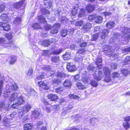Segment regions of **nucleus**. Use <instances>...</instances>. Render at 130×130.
<instances>
[{
  "label": "nucleus",
  "mask_w": 130,
  "mask_h": 130,
  "mask_svg": "<svg viewBox=\"0 0 130 130\" xmlns=\"http://www.w3.org/2000/svg\"><path fill=\"white\" fill-rule=\"evenodd\" d=\"M16 84H13L11 83H9L7 85L6 87V90L4 92V96L7 98L10 94L12 90H15L17 89Z\"/></svg>",
  "instance_id": "f03ea898"
},
{
  "label": "nucleus",
  "mask_w": 130,
  "mask_h": 130,
  "mask_svg": "<svg viewBox=\"0 0 130 130\" xmlns=\"http://www.w3.org/2000/svg\"><path fill=\"white\" fill-rule=\"evenodd\" d=\"M95 6L94 5H89L86 7V9L89 12H91L95 9Z\"/></svg>",
  "instance_id": "5701e85b"
},
{
  "label": "nucleus",
  "mask_w": 130,
  "mask_h": 130,
  "mask_svg": "<svg viewBox=\"0 0 130 130\" xmlns=\"http://www.w3.org/2000/svg\"><path fill=\"white\" fill-rule=\"evenodd\" d=\"M67 34V31L66 29L62 30L60 31V35L63 37H65Z\"/></svg>",
  "instance_id": "c03bdc74"
},
{
  "label": "nucleus",
  "mask_w": 130,
  "mask_h": 130,
  "mask_svg": "<svg viewBox=\"0 0 130 130\" xmlns=\"http://www.w3.org/2000/svg\"><path fill=\"white\" fill-rule=\"evenodd\" d=\"M32 27L34 28L35 29L41 28V27L40 26V24L37 23H35L32 24Z\"/></svg>",
  "instance_id": "79ce46f5"
},
{
  "label": "nucleus",
  "mask_w": 130,
  "mask_h": 130,
  "mask_svg": "<svg viewBox=\"0 0 130 130\" xmlns=\"http://www.w3.org/2000/svg\"><path fill=\"white\" fill-rule=\"evenodd\" d=\"M62 57L64 60H67L70 59L71 56L70 53L68 52H67L64 55H62Z\"/></svg>",
  "instance_id": "c85d7f7f"
},
{
  "label": "nucleus",
  "mask_w": 130,
  "mask_h": 130,
  "mask_svg": "<svg viewBox=\"0 0 130 130\" xmlns=\"http://www.w3.org/2000/svg\"><path fill=\"white\" fill-rule=\"evenodd\" d=\"M102 58L101 57H99L96 58L95 63L99 69H101L102 67Z\"/></svg>",
  "instance_id": "f8f14e48"
},
{
  "label": "nucleus",
  "mask_w": 130,
  "mask_h": 130,
  "mask_svg": "<svg viewBox=\"0 0 130 130\" xmlns=\"http://www.w3.org/2000/svg\"><path fill=\"white\" fill-rule=\"evenodd\" d=\"M50 73L51 74V76L53 77V74H54L56 76L57 78L60 79V80L62 79H63L66 76V75L65 74L63 73L60 72H57L55 74V72L54 71H51Z\"/></svg>",
  "instance_id": "423d86ee"
},
{
  "label": "nucleus",
  "mask_w": 130,
  "mask_h": 130,
  "mask_svg": "<svg viewBox=\"0 0 130 130\" xmlns=\"http://www.w3.org/2000/svg\"><path fill=\"white\" fill-rule=\"evenodd\" d=\"M25 101L23 96H21L18 98V100L17 102L19 105H21L25 103Z\"/></svg>",
  "instance_id": "393cba45"
},
{
  "label": "nucleus",
  "mask_w": 130,
  "mask_h": 130,
  "mask_svg": "<svg viewBox=\"0 0 130 130\" xmlns=\"http://www.w3.org/2000/svg\"><path fill=\"white\" fill-rule=\"evenodd\" d=\"M83 59L82 57L81 56L79 55L75 58V60L76 62H80Z\"/></svg>",
  "instance_id": "6e6d98bb"
},
{
  "label": "nucleus",
  "mask_w": 130,
  "mask_h": 130,
  "mask_svg": "<svg viewBox=\"0 0 130 130\" xmlns=\"http://www.w3.org/2000/svg\"><path fill=\"white\" fill-rule=\"evenodd\" d=\"M122 53H125V54H127L130 52V46L122 49Z\"/></svg>",
  "instance_id": "de8ad7c7"
},
{
  "label": "nucleus",
  "mask_w": 130,
  "mask_h": 130,
  "mask_svg": "<svg viewBox=\"0 0 130 130\" xmlns=\"http://www.w3.org/2000/svg\"><path fill=\"white\" fill-rule=\"evenodd\" d=\"M110 47L111 48L112 47L110 46H108L107 45L103 46L102 47V51L105 54L107 52Z\"/></svg>",
  "instance_id": "c9c22d12"
},
{
  "label": "nucleus",
  "mask_w": 130,
  "mask_h": 130,
  "mask_svg": "<svg viewBox=\"0 0 130 130\" xmlns=\"http://www.w3.org/2000/svg\"><path fill=\"white\" fill-rule=\"evenodd\" d=\"M53 0H44V3H45V7L49 9L52 6V4L53 3Z\"/></svg>",
  "instance_id": "f3484780"
},
{
  "label": "nucleus",
  "mask_w": 130,
  "mask_h": 130,
  "mask_svg": "<svg viewBox=\"0 0 130 130\" xmlns=\"http://www.w3.org/2000/svg\"><path fill=\"white\" fill-rule=\"evenodd\" d=\"M93 76L95 79L99 80L102 79L103 77V75L102 72L100 71H99L98 73V74L96 75L95 74H93Z\"/></svg>",
  "instance_id": "9b49d317"
},
{
  "label": "nucleus",
  "mask_w": 130,
  "mask_h": 130,
  "mask_svg": "<svg viewBox=\"0 0 130 130\" xmlns=\"http://www.w3.org/2000/svg\"><path fill=\"white\" fill-rule=\"evenodd\" d=\"M69 97L71 99L79 100L80 97L78 96L73 94H70L69 95Z\"/></svg>",
  "instance_id": "ea45409f"
},
{
  "label": "nucleus",
  "mask_w": 130,
  "mask_h": 130,
  "mask_svg": "<svg viewBox=\"0 0 130 130\" xmlns=\"http://www.w3.org/2000/svg\"><path fill=\"white\" fill-rule=\"evenodd\" d=\"M76 85L77 87L79 89L83 90L85 88L84 85L80 82H77Z\"/></svg>",
  "instance_id": "72a5a7b5"
},
{
  "label": "nucleus",
  "mask_w": 130,
  "mask_h": 130,
  "mask_svg": "<svg viewBox=\"0 0 130 130\" xmlns=\"http://www.w3.org/2000/svg\"><path fill=\"white\" fill-rule=\"evenodd\" d=\"M61 26V24L60 23H56L53 26L52 28L53 29H57L58 30L59 28Z\"/></svg>",
  "instance_id": "603ef678"
},
{
  "label": "nucleus",
  "mask_w": 130,
  "mask_h": 130,
  "mask_svg": "<svg viewBox=\"0 0 130 130\" xmlns=\"http://www.w3.org/2000/svg\"><path fill=\"white\" fill-rule=\"evenodd\" d=\"M1 19L4 21L7 22L8 18L6 14H2L0 16Z\"/></svg>",
  "instance_id": "49530a36"
},
{
  "label": "nucleus",
  "mask_w": 130,
  "mask_h": 130,
  "mask_svg": "<svg viewBox=\"0 0 130 130\" xmlns=\"http://www.w3.org/2000/svg\"><path fill=\"white\" fill-rule=\"evenodd\" d=\"M100 27L99 26H97L95 27L94 28V32L95 34H99L100 32Z\"/></svg>",
  "instance_id": "e2e57ef3"
},
{
  "label": "nucleus",
  "mask_w": 130,
  "mask_h": 130,
  "mask_svg": "<svg viewBox=\"0 0 130 130\" xmlns=\"http://www.w3.org/2000/svg\"><path fill=\"white\" fill-rule=\"evenodd\" d=\"M3 123L5 125L7 126H9L10 124V123L9 121V119H7L4 120Z\"/></svg>",
  "instance_id": "052dcab7"
},
{
  "label": "nucleus",
  "mask_w": 130,
  "mask_h": 130,
  "mask_svg": "<svg viewBox=\"0 0 130 130\" xmlns=\"http://www.w3.org/2000/svg\"><path fill=\"white\" fill-rule=\"evenodd\" d=\"M41 10L42 14H49L50 13V12L45 8H42L41 9Z\"/></svg>",
  "instance_id": "a18cd8bd"
},
{
  "label": "nucleus",
  "mask_w": 130,
  "mask_h": 130,
  "mask_svg": "<svg viewBox=\"0 0 130 130\" xmlns=\"http://www.w3.org/2000/svg\"><path fill=\"white\" fill-rule=\"evenodd\" d=\"M31 108V106L30 105L27 104L24 105L22 108V109L24 111V113H26L27 112L29 111L30 109Z\"/></svg>",
  "instance_id": "4468645a"
},
{
  "label": "nucleus",
  "mask_w": 130,
  "mask_h": 130,
  "mask_svg": "<svg viewBox=\"0 0 130 130\" xmlns=\"http://www.w3.org/2000/svg\"><path fill=\"white\" fill-rule=\"evenodd\" d=\"M61 80L60 79L55 78L52 80V84L54 85H58L61 82Z\"/></svg>",
  "instance_id": "cd10ccee"
},
{
  "label": "nucleus",
  "mask_w": 130,
  "mask_h": 130,
  "mask_svg": "<svg viewBox=\"0 0 130 130\" xmlns=\"http://www.w3.org/2000/svg\"><path fill=\"white\" fill-rule=\"evenodd\" d=\"M67 68L69 71L71 72L74 71L77 69L76 66L71 63H68L67 65Z\"/></svg>",
  "instance_id": "0eeeda50"
},
{
  "label": "nucleus",
  "mask_w": 130,
  "mask_h": 130,
  "mask_svg": "<svg viewBox=\"0 0 130 130\" xmlns=\"http://www.w3.org/2000/svg\"><path fill=\"white\" fill-rule=\"evenodd\" d=\"M23 3L24 1H23L16 3L14 4L13 7L16 9H18L22 6L23 4Z\"/></svg>",
  "instance_id": "aec40b11"
},
{
  "label": "nucleus",
  "mask_w": 130,
  "mask_h": 130,
  "mask_svg": "<svg viewBox=\"0 0 130 130\" xmlns=\"http://www.w3.org/2000/svg\"><path fill=\"white\" fill-rule=\"evenodd\" d=\"M90 84L93 86L94 87H96L98 85L97 82L94 80H91V81Z\"/></svg>",
  "instance_id": "774afa93"
},
{
  "label": "nucleus",
  "mask_w": 130,
  "mask_h": 130,
  "mask_svg": "<svg viewBox=\"0 0 130 130\" xmlns=\"http://www.w3.org/2000/svg\"><path fill=\"white\" fill-rule=\"evenodd\" d=\"M45 25H44V28L46 30H50L51 28V25L49 24H47L46 23L45 24Z\"/></svg>",
  "instance_id": "4d7b16f0"
},
{
  "label": "nucleus",
  "mask_w": 130,
  "mask_h": 130,
  "mask_svg": "<svg viewBox=\"0 0 130 130\" xmlns=\"http://www.w3.org/2000/svg\"><path fill=\"white\" fill-rule=\"evenodd\" d=\"M45 75V74L43 73V72L39 73V74L37 77L35 79V82H38V80L44 78Z\"/></svg>",
  "instance_id": "a878e982"
},
{
  "label": "nucleus",
  "mask_w": 130,
  "mask_h": 130,
  "mask_svg": "<svg viewBox=\"0 0 130 130\" xmlns=\"http://www.w3.org/2000/svg\"><path fill=\"white\" fill-rule=\"evenodd\" d=\"M33 72V70L31 68H30L29 70L28 73H27V75L28 76H29V77H31L32 75Z\"/></svg>",
  "instance_id": "0e129e2a"
},
{
  "label": "nucleus",
  "mask_w": 130,
  "mask_h": 130,
  "mask_svg": "<svg viewBox=\"0 0 130 130\" xmlns=\"http://www.w3.org/2000/svg\"><path fill=\"white\" fill-rule=\"evenodd\" d=\"M38 20L40 23H44V24L46 23V21L42 15H40L38 17Z\"/></svg>",
  "instance_id": "7c9ffc66"
},
{
  "label": "nucleus",
  "mask_w": 130,
  "mask_h": 130,
  "mask_svg": "<svg viewBox=\"0 0 130 130\" xmlns=\"http://www.w3.org/2000/svg\"><path fill=\"white\" fill-rule=\"evenodd\" d=\"M19 105L17 102H14L11 105L12 107L14 109H17L19 107Z\"/></svg>",
  "instance_id": "69168bd1"
},
{
  "label": "nucleus",
  "mask_w": 130,
  "mask_h": 130,
  "mask_svg": "<svg viewBox=\"0 0 130 130\" xmlns=\"http://www.w3.org/2000/svg\"><path fill=\"white\" fill-rule=\"evenodd\" d=\"M110 47L111 48L112 47L110 46H108L107 45L103 46L102 47V51L105 54L107 52Z\"/></svg>",
  "instance_id": "f704fd0d"
},
{
  "label": "nucleus",
  "mask_w": 130,
  "mask_h": 130,
  "mask_svg": "<svg viewBox=\"0 0 130 130\" xmlns=\"http://www.w3.org/2000/svg\"><path fill=\"white\" fill-rule=\"evenodd\" d=\"M18 93L15 92L12 93L11 92L10 94L8 97L10 96L9 101H13L17 99L18 96Z\"/></svg>",
  "instance_id": "9d476101"
},
{
  "label": "nucleus",
  "mask_w": 130,
  "mask_h": 130,
  "mask_svg": "<svg viewBox=\"0 0 130 130\" xmlns=\"http://www.w3.org/2000/svg\"><path fill=\"white\" fill-rule=\"evenodd\" d=\"M40 113L37 110L34 111L32 114L31 117L32 118H35V119H37L39 116Z\"/></svg>",
  "instance_id": "b1692460"
},
{
  "label": "nucleus",
  "mask_w": 130,
  "mask_h": 130,
  "mask_svg": "<svg viewBox=\"0 0 130 130\" xmlns=\"http://www.w3.org/2000/svg\"><path fill=\"white\" fill-rule=\"evenodd\" d=\"M56 47L55 45L52 46L51 48V50L52 52L54 54L57 55L60 54L62 51V49H60L56 50Z\"/></svg>",
  "instance_id": "1a4fd4ad"
},
{
  "label": "nucleus",
  "mask_w": 130,
  "mask_h": 130,
  "mask_svg": "<svg viewBox=\"0 0 130 130\" xmlns=\"http://www.w3.org/2000/svg\"><path fill=\"white\" fill-rule=\"evenodd\" d=\"M63 88L62 87L57 88L55 89V92L58 93H60L63 90Z\"/></svg>",
  "instance_id": "5fc2aeb1"
},
{
  "label": "nucleus",
  "mask_w": 130,
  "mask_h": 130,
  "mask_svg": "<svg viewBox=\"0 0 130 130\" xmlns=\"http://www.w3.org/2000/svg\"><path fill=\"white\" fill-rule=\"evenodd\" d=\"M77 52L78 54L84 55L86 53V50L84 48H80L77 50Z\"/></svg>",
  "instance_id": "864d4df0"
},
{
  "label": "nucleus",
  "mask_w": 130,
  "mask_h": 130,
  "mask_svg": "<svg viewBox=\"0 0 130 130\" xmlns=\"http://www.w3.org/2000/svg\"><path fill=\"white\" fill-rule=\"evenodd\" d=\"M113 50H112V48L111 47V48L110 47L108 50L107 52L105 53V54L108 55L109 57H111L112 55L113 54Z\"/></svg>",
  "instance_id": "4c0bfd02"
},
{
  "label": "nucleus",
  "mask_w": 130,
  "mask_h": 130,
  "mask_svg": "<svg viewBox=\"0 0 130 130\" xmlns=\"http://www.w3.org/2000/svg\"><path fill=\"white\" fill-rule=\"evenodd\" d=\"M51 61L55 63H58L59 61V57L58 56H53L51 59Z\"/></svg>",
  "instance_id": "58836bf2"
},
{
  "label": "nucleus",
  "mask_w": 130,
  "mask_h": 130,
  "mask_svg": "<svg viewBox=\"0 0 130 130\" xmlns=\"http://www.w3.org/2000/svg\"><path fill=\"white\" fill-rule=\"evenodd\" d=\"M68 20V19L65 17H63L60 20V21L62 23L64 24L66 23Z\"/></svg>",
  "instance_id": "bf43d9fd"
},
{
  "label": "nucleus",
  "mask_w": 130,
  "mask_h": 130,
  "mask_svg": "<svg viewBox=\"0 0 130 130\" xmlns=\"http://www.w3.org/2000/svg\"><path fill=\"white\" fill-rule=\"evenodd\" d=\"M91 27V24L90 23H87L86 24L83 25L82 29V31L85 32L88 31Z\"/></svg>",
  "instance_id": "ddd939ff"
},
{
  "label": "nucleus",
  "mask_w": 130,
  "mask_h": 130,
  "mask_svg": "<svg viewBox=\"0 0 130 130\" xmlns=\"http://www.w3.org/2000/svg\"><path fill=\"white\" fill-rule=\"evenodd\" d=\"M106 26L109 28H112L115 26V24L113 21H109L107 22Z\"/></svg>",
  "instance_id": "412c9836"
},
{
  "label": "nucleus",
  "mask_w": 130,
  "mask_h": 130,
  "mask_svg": "<svg viewBox=\"0 0 130 130\" xmlns=\"http://www.w3.org/2000/svg\"><path fill=\"white\" fill-rule=\"evenodd\" d=\"M98 122V119L94 118L90 119L89 122L90 124L94 125L95 124H97Z\"/></svg>",
  "instance_id": "4be33fe9"
},
{
  "label": "nucleus",
  "mask_w": 130,
  "mask_h": 130,
  "mask_svg": "<svg viewBox=\"0 0 130 130\" xmlns=\"http://www.w3.org/2000/svg\"><path fill=\"white\" fill-rule=\"evenodd\" d=\"M63 85L64 86L66 87L67 88H70L72 86V82L71 81L69 80H66L64 82Z\"/></svg>",
  "instance_id": "6ab92c4d"
},
{
  "label": "nucleus",
  "mask_w": 130,
  "mask_h": 130,
  "mask_svg": "<svg viewBox=\"0 0 130 130\" xmlns=\"http://www.w3.org/2000/svg\"><path fill=\"white\" fill-rule=\"evenodd\" d=\"M18 112V116L20 118H21L25 114V113H24V111L22 109H19Z\"/></svg>",
  "instance_id": "37998d69"
},
{
  "label": "nucleus",
  "mask_w": 130,
  "mask_h": 130,
  "mask_svg": "<svg viewBox=\"0 0 130 130\" xmlns=\"http://www.w3.org/2000/svg\"><path fill=\"white\" fill-rule=\"evenodd\" d=\"M23 91L26 94L29 95H32L35 97H36L37 95V93L33 88H29L27 87H26L24 88Z\"/></svg>",
  "instance_id": "39448f33"
},
{
  "label": "nucleus",
  "mask_w": 130,
  "mask_h": 130,
  "mask_svg": "<svg viewBox=\"0 0 130 130\" xmlns=\"http://www.w3.org/2000/svg\"><path fill=\"white\" fill-rule=\"evenodd\" d=\"M130 60V56H127L123 60L121 61V63L123 65L127 64Z\"/></svg>",
  "instance_id": "bb28decb"
},
{
  "label": "nucleus",
  "mask_w": 130,
  "mask_h": 130,
  "mask_svg": "<svg viewBox=\"0 0 130 130\" xmlns=\"http://www.w3.org/2000/svg\"><path fill=\"white\" fill-rule=\"evenodd\" d=\"M2 45L5 48L11 49L13 46V42L9 40L7 41L3 38H0V45Z\"/></svg>",
  "instance_id": "7ed1b4c3"
},
{
  "label": "nucleus",
  "mask_w": 130,
  "mask_h": 130,
  "mask_svg": "<svg viewBox=\"0 0 130 130\" xmlns=\"http://www.w3.org/2000/svg\"><path fill=\"white\" fill-rule=\"evenodd\" d=\"M87 70L91 72H95L97 71L98 68L97 66H95L93 64H91L87 66Z\"/></svg>",
  "instance_id": "6e6552de"
},
{
  "label": "nucleus",
  "mask_w": 130,
  "mask_h": 130,
  "mask_svg": "<svg viewBox=\"0 0 130 130\" xmlns=\"http://www.w3.org/2000/svg\"><path fill=\"white\" fill-rule=\"evenodd\" d=\"M85 15V10L83 9H80L79 12V14L78 15V17L81 18Z\"/></svg>",
  "instance_id": "09e8293b"
},
{
  "label": "nucleus",
  "mask_w": 130,
  "mask_h": 130,
  "mask_svg": "<svg viewBox=\"0 0 130 130\" xmlns=\"http://www.w3.org/2000/svg\"><path fill=\"white\" fill-rule=\"evenodd\" d=\"M121 72L124 76H126L130 73V71L127 68H123L121 70Z\"/></svg>",
  "instance_id": "2eb2a0df"
},
{
  "label": "nucleus",
  "mask_w": 130,
  "mask_h": 130,
  "mask_svg": "<svg viewBox=\"0 0 130 130\" xmlns=\"http://www.w3.org/2000/svg\"><path fill=\"white\" fill-rule=\"evenodd\" d=\"M21 19L20 18L18 17L16 18L14 21L13 23L14 24H18L21 21Z\"/></svg>",
  "instance_id": "680f3d73"
},
{
  "label": "nucleus",
  "mask_w": 130,
  "mask_h": 130,
  "mask_svg": "<svg viewBox=\"0 0 130 130\" xmlns=\"http://www.w3.org/2000/svg\"><path fill=\"white\" fill-rule=\"evenodd\" d=\"M103 19V18L101 16H97L96 15L95 21L96 23H99L102 22Z\"/></svg>",
  "instance_id": "2f4dec72"
},
{
  "label": "nucleus",
  "mask_w": 130,
  "mask_h": 130,
  "mask_svg": "<svg viewBox=\"0 0 130 130\" xmlns=\"http://www.w3.org/2000/svg\"><path fill=\"white\" fill-rule=\"evenodd\" d=\"M123 36H125L124 39L126 42L130 40V28H124L122 32Z\"/></svg>",
  "instance_id": "20e7f679"
},
{
  "label": "nucleus",
  "mask_w": 130,
  "mask_h": 130,
  "mask_svg": "<svg viewBox=\"0 0 130 130\" xmlns=\"http://www.w3.org/2000/svg\"><path fill=\"white\" fill-rule=\"evenodd\" d=\"M16 57L14 56H12L11 57V59L9 62V63L11 64H14L16 61Z\"/></svg>",
  "instance_id": "a19ab883"
},
{
  "label": "nucleus",
  "mask_w": 130,
  "mask_h": 130,
  "mask_svg": "<svg viewBox=\"0 0 130 130\" xmlns=\"http://www.w3.org/2000/svg\"><path fill=\"white\" fill-rule=\"evenodd\" d=\"M48 98L51 100L55 101L58 98V96L54 94H50L48 95Z\"/></svg>",
  "instance_id": "c756f323"
},
{
  "label": "nucleus",
  "mask_w": 130,
  "mask_h": 130,
  "mask_svg": "<svg viewBox=\"0 0 130 130\" xmlns=\"http://www.w3.org/2000/svg\"><path fill=\"white\" fill-rule=\"evenodd\" d=\"M38 84L39 86L42 88L46 90L48 89L49 88V87L46 84H45L43 82L41 81L38 82Z\"/></svg>",
  "instance_id": "a211bd4d"
},
{
  "label": "nucleus",
  "mask_w": 130,
  "mask_h": 130,
  "mask_svg": "<svg viewBox=\"0 0 130 130\" xmlns=\"http://www.w3.org/2000/svg\"><path fill=\"white\" fill-rule=\"evenodd\" d=\"M108 33V31L106 29L103 30L101 35V37L102 39H105L107 37V34Z\"/></svg>",
  "instance_id": "dca6fc26"
},
{
  "label": "nucleus",
  "mask_w": 130,
  "mask_h": 130,
  "mask_svg": "<svg viewBox=\"0 0 130 130\" xmlns=\"http://www.w3.org/2000/svg\"><path fill=\"white\" fill-rule=\"evenodd\" d=\"M9 24L4 22H0V28L3 29Z\"/></svg>",
  "instance_id": "13d9d810"
},
{
  "label": "nucleus",
  "mask_w": 130,
  "mask_h": 130,
  "mask_svg": "<svg viewBox=\"0 0 130 130\" xmlns=\"http://www.w3.org/2000/svg\"><path fill=\"white\" fill-rule=\"evenodd\" d=\"M103 71L104 74L106 76L110 75V71L109 68L106 67L104 68H103Z\"/></svg>",
  "instance_id": "e433bc0d"
},
{
  "label": "nucleus",
  "mask_w": 130,
  "mask_h": 130,
  "mask_svg": "<svg viewBox=\"0 0 130 130\" xmlns=\"http://www.w3.org/2000/svg\"><path fill=\"white\" fill-rule=\"evenodd\" d=\"M42 45L44 46H48V45H50V44L48 40H45L42 42Z\"/></svg>",
  "instance_id": "3c124183"
},
{
  "label": "nucleus",
  "mask_w": 130,
  "mask_h": 130,
  "mask_svg": "<svg viewBox=\"0 0 130 130\" xmlns=\"http://www.w3.org/2000/svg\"><path fill=\"white\" fill-rule=\"evenodd\" d=\"M120 36L117 33H115L113 34L112 37L110 38L109 40V43H113L114 45V47L116 49H117V47L118 48V49L119 50V48L120 47Z\"/></svg>",
  "instance_id": "f257e3e1"
},
{
  "label": "nucleus",
  "mask_w": 130,
  "mask_h": 130,
  "mask_svg": "<svg viewBox=\"0 0 130 130\" xmlns=\"http://www.w3.org/2000/svg\"><path fill=\"white\" fill-rule=\"evenodd\" d=\"M62 12L60 9H58L55 12V14L56 15L59 17L60 14H62Z\"/></svg>",
  "instance_id": "338daca9"
},
{
  "label": "nucleus",
  "mask_w": 130,
  "mask_h": 130,
  "mask_svg": "<svg viewBox=\"0 0 130 130\" xmlns=\"http://www.w3.org/2000/svg\"><path fill=\"white\" fill-rule=\"evenodd\" d=\"M120 75V74L117 72H114L112 74V77L114 79L119 77Z\"/></svg>",
  "instance_id": "8fccbe9b"
},
{
  "label": "nucleus",
  "mask_w": 130,
  "mask_h": 130,
  "mask_svg": "<svg viewBox=\"0 0 130 130\" xmlns=\"http://www.w3.org/2000/svg\"><path fill=\"white\" fill-rule=\"evenodd\" d=\"M32 126L29 123L25 124L24 126V130H30L32 129Z\"/></svg>",
  "instance_id": "473e14b6"
}]
</instances>
